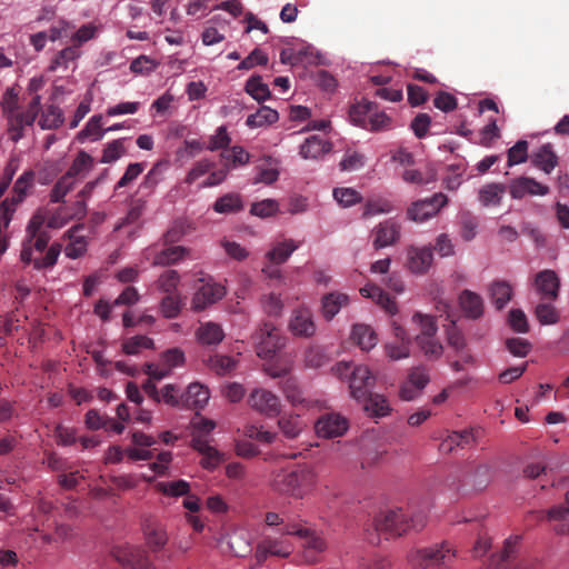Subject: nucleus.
<instances>
[{
  "instance_id": "1",
  "label": "nucleus",
  "mask_w": 569,
  "mask_h": 569,
  "mask_svg": "<svg viewBox=\"0 0 569 569\" xmlns=\"http://www.w3.org/2000/svg\"><path fill=\"white\" fill-rule=\"evenodd\" d=\"M44 223L43 214L37 212L31 217L26 228V237L20 252V260L24 264L32 263L36 270L52 268L61 252V244L58 242L48 247L51 234Z\"/></svg>"
},
{
  "instance_id": "2",
  "label": "nucleus",
  "mask_w": 569,
  "mask_h": 569,
  "mask_svg": "<svg viewBox=\"0 0 569 569\" xmlns=\"http://www.w3.org/2000/svg\"><path fill=\"white\" fill-rule=\"evenodd\" d=\"M426 523L427 512L423 509L410 513L403 512L400 508L387 510L375 517L372 526L377 535L369 538V540L371 543L378 545L380 533H383L386 539L396 538L410 531H420Z\"/></svg>"
},
{
  "instance_id": "3",
  "label": "nucleus",
  "mask_w": 569,
  "mask_h": 569,
  "mask_svg": "<svg viewBox=\"0 0 569 569\" xmlns=\"http://www.w3.org/2000/svg\"><path fill=\"white\" fill-rule=\"evenodd\" d=\"M18 98L14 94H8L2 103L3 112L7 113L8 136L13 142L24 138L23 131L32 127L36 117L40 111L41 98L36 94L32 97L24 112L17 111Z\"/></svg>"
},
{
  "instance_id": "4",
  "label": "nucleus",
  "mask_w": 569,
  "mask_h": 569,
  "mask_svg": "<svg viewBox=\"0 0 569 569\" xmlns=\"http://www.w3.org/2000/svg\"><path fill=\"white\" fill-rule=\"evenodd\" d=\"M456 557V549L449 542L443 541L431 547L409 550L407 561L417 569H450Z\"/></svg>"
},
{
  "instance_id": "5",
  "label": "nucleus",
  "mask_w": 569,
  "mask_h": 569,
  "mask_svg": "<svg viewBox=\"0 0 569 569\" xmlns=\"http://www.w3.org/2000/svg\"><path fill=\"white\" fill-rule=\"evenodd\" d=\"M317 475L307 466L279 472L273 479V488L293 498H303L316 485Z\"/></svg>"
},
{
  "instance_id": "6",
  "label": "nucleus",
  "mask_w": 569,
  "mask_h": 569,
  "mask_svg": "<svg viewBox=\"0 0 569 569\" xmlns=\"http://www.w3.org/2000/svg\"><path fill=\"white\" fill-rule=\"evenodd\" d=\"M211 151L220 147V158L222 168L211 171L208 178L202 182V187H213L220 184L227 177L228 170L237 166H242L249 161V152L241 144H208Z\"/></svg>"
},
{
  "instance_id": "7",
  "label": "nucleus",
  "mask_w": 569,
  "mask_h": 569,
  "mask_svg": "<svg viewBox=\"0 0 569 569\" xmlns=\"http://www.w3.org/2000/svg\"><path fill=\"white\" fill-rule=\"evenodd\" d=\"M283 535H292L300 538L302 558L308 563L317 562L320 555L326 550V541L313 530L302 527L298 523L286 525Z\"/></svg>"
},
{
  "instance_id": "8",
  "label": "nucleus",
  "mask_w": 569,
  "mask_h": 569,
  "mask_svg": "<svg viewBox=\"0 0 569 569\" xmlns=\"http://www.w3.org/2000/svg\"><path fill=\"white\" fill-rule=\"evenodd\" d=\"M350 121L370 131H380L388 127L390 119L386 113L376 111V104L370 101L359 102L350 107Z\"/></svg>"
},
{
  "instance_id": "9",
  "label": "nucleus",
  "mask_w": 569,
  "mask_h": 569,
  "mask_svg": "<svg viewBox=\"0 0 569 569\" xmlns=\"http://www.w3.org/2000/svg\"><path fill=\"white\" fill-rule=\"evenodd\" d=\"M257 356L261 359L273 357L284 346L280 330L271 322H263L254 336Z\"/></svg>"
},
{
  "instance_id": "10",
  "label": "nucleus",
  "mask_w": 569,
  "mask_h": 569,
  "mask_svg": "<svg viewBox=\"0 0 569 569\" xmlns=\"http://www.w3.org/2000/svg\"><path fill=\"white\" fill-rule=\"evenodd\" d=\"M448 202L446 194L439 192L431 198L417 200L407 209V218L415 222H425L435 217Z\"/></svg>"
},
{
  "instance_id": "11",
  "label": "nucleus",
  "mask_w": 569,
  "mask_h": 569,
  "mask_svg": "<svg viewBox=\"0 0 569 569\" xmlns=\"http://www.w3.org/2000/svg\"><path fill=\"white\" fill-rule=\"evenodd\" d=\"M34 173L32 171L23 172L13 186V196L11 199H4L0 204V218L4 221L6 226L9 224L17 204L21 203L28 190L32 187Z\"/></svg>"
},
{
  "instance_id": "12",
  "label": "nucleus",
  "mask_w": 569,
  "mask_h": 569,
  "mask_svg": "<svg viewBox=\"0 0 569 569\" xmlns=\"http://www.w3.org/2000/svg\"><path fill=\"white\" fill-rule=\"evenodd\" d=\"M114 559L126 569H154L147 551L137 546H120L113 549Z\"/></svg>"
},
{
  "instance_id": "13",
  "label": "nucleus",
  "mask_w": 569,
  "mask_h": 569,
  "mask_svg": "<svg viewBox=\"0 0 569 569\" xmlns=\"http://www.w3.org/2000/svg\"><path fill=\"white\" fill-rule=\"evenodd\" d=\"M247 401L251 409L269 418L278 416L281 411L279 397L263 388L253 389Z\"/></svg>"
},
{
  "instance_id": "14",
  "label": "nucleus",
  "mask_w": 569,
  "mask_h": 569,
  "mask_svg": "<svg viewBox=\"0 0 569 569\" xmlns=\"http://www.w3.org/2000/svg\"><path fill=\"white\" fill-rule=\"evenodd\" d=\"M375 382L376 378L367 366L360 365L353 367L349 378L351 397L357 401L367 399L375 387Z\"/></svg>"
},
{
  "instance_id": "15",
  "label": "nucleus",
  "mask_w": 569,
  "mask_h": 569,
  "mask_svg": "<svg viewBox=\"0 0 569 569\" xmlns=\"http://www.w3.org/2000/svg\"><path fill=\"white\" fill-rule=\"evenodd\" d=\"M349 428L348 420L335 412L321 415L315 423V430L318 437L337 438L343 436Z\"/></svg>"
},
{
  "instance_id": "16",
  "label": "nucleus",
  "mask_w": 569,
  "mask_h": 569,
  "mask_svg": "<svg viewBox=\"0 0 569 569\" xmlns=\"http://www.w3.org/2000/svg\"><path fill=\"white\" fill-rule=\"evenodd\" d=\"M372 246L379 250L396 244L401 237V224L395 219H386L372 230Z\"/></svg>"
},
{
  "instance_id": "17",
  "label": "nucleus",
  "mask_w": 569,
  "mask_h": 569,
  "mask_svg": "<svg viewBox=\"0 0 569 569\" xmlns=\"http://www.w3.org/2000/svg\"><path fill=\"white\" fill-rule=\"evenodd\" d=\"M293 551V546L286 539L266 537L257 546V565H262L269 556L287 558Z\"/></svg>"
},
{
  "instance_id": "18",
  "label": "nucleus",
  "mask_w": 569,
  "mask_h": 569,
  "mask_svg": "<svg viewBox=\"0 0 569 569\" xmlns=\"http://www.w3.org/2000/svg\"><path fill=\"white\" fill-rule=\"evenodd\" d=\"M226 296L223 286L216 282H204L194 292L191 300V308L194 311H201L209 306L218 302Z\"/></svg>"
},
{
  "instance_id": "19",
  "label": "nucleus",
  "mask_w": 569,
  "mask_h": 569,
  "mask_svg": "<svg viewBox=\"0 0 569 569\" xmlns=\"http://www.w3.org/2000/svg\"><path fill=\"white\" fill-rule=\"evenodd\" d=\"M533 287L541 300L553 301L559 296L560 279L556 271L545 269L536 274Z\"/></svg>"
},
{
  "instance_id": "20",
  "label": "nucleus",
  "mask_w": 569,
  "mask_h": 569,
  "mask_svg": "<svg viewBox=\"0 0 569 569\" xmlns=\"http://www.w3.org/2000/svg\"><path fill=\"white\" fill-rule=\"evenodd\" d=\"M549 191L548 186L529 177H519L509 183V193L513 199H522L526 196H546Z\"/></svg>"
},
{
  "instance_id": "21",
  "label": "nucleus",
  "mask_w": 569,
  "mask_h": 569,
  "mask_svg": "<svg viewBox=\"0 0 569 569\" xmlns=\"http://www.w3.org/2000/svg\"><path fill=\"white\" fill-rule=\"evenodd\" d=\"M289 330L293 336L312 337L316 332L312 312L308 308L296 309L289 320Z\"/></svg>"
},
{
  "instance_id": "22",
  "label": "nucleus",
  "mask_w": 569,
  "mask_h": 569,
  "mask_svg": "<svg viewBox=\"0 0 569 569\" xmlns=\"http://www.w3.org/2000/svg\"><path fill=\"white\" fill-rule=\"evenodd\" d=\"M209 398V390L202 385L193 382L188 386L183 393H181V407L200 410L208 403Z\"/></svg>"
},
{
  "instance_id": "23",
  "label": "nucleus",
  "mask_w": 569,
  "mask_h": 569,
  "mask_svg": "<svg viewBox=\"0 0 569 569\" xmlns=\"http://www.w3.org/2000/svg\"><path fill=\"white\" fill-rule=\"evenodd\" d=\"M408 268L413 273H425L431 267L433 254L429 247H409L407 251Z\"/></svg>"
},
{
  "instance_id": "24",
  "label": "nucleus",
  "mask_w": 569,
  "mask_h": 569,
  "mask_svg": "<svg viewBox=\"0 0 569 569\" xmlns=\"http://www.w3.org/2000/svg\"><path fill=\"white\" fill-rule=\"evenodd\" d=\"M122 123H117L112 126L106 127V121H103L102 114H96L90 118L87 122L84 129H82L79 133L80 137L89 138L92 141H98L103 137V133L110 131H120L123 130Z\"/></svg>"
},
{
  "instance_id": "25",
  "label": "nucleus",
  "mask_w": 569,
  "mask_h": 569,
  "mask_svg": "<svg viewBox=\"0 0 569 569\" xmlns=\"http://www.w3.org/2000/svg\"><path fill=\"white\" fill-rule=\"evenodd\" d=\"M146 543L152 552H158L168 542V533L164 527L158 522L148 521L143 525Z\"/></svg>"
},
{
  "instance_id": "26",
  "label": "nucleus",
  "mask_w": 569,
  "mask_h": 569,
  "mask_svg": "<svg viewBox=\"0 0 569 569\" xmlns=\"http://www.w3.org/2000/svg\"><path fill=\"white\" fill-rule=\"evenodd\" d=\"M280 176V161L270 156H266L261 159V163L257 166V176L253 179V183H274Z\"/></svg>"
},
{
  "instance_id": "27",
  "label": "nucleus",
  "mask_w": 569,
  "mask_h": 569,
  "mask_svg": "<svg viewBox=\"0 0 569 569\" xmlns=\"http://www.w3.org/2000/svg\"><path fill=\"white\" fill-rule=\"evenodd\" d=\"M459 305L469 319H479L483 315V300L480 295L465 289L459 296Z\"/></svg>"
},
{
  "instance_id": "28",
  "label": "nucleus",
  "mask_w": 569,
  "mask_h": 569,
  "mask_svg": "<svg viewBox=\"0 0 569 569\" xmlns=\"http://www.w3.org/2000/svg\"><path fill=\"white\" fill-rule=\"evenodd\" d=\"M166 247L157 251L153 256L152 266H171L183 260L189 250L182 246L164 244Z\"/></svg>"
},
{
  "instance_id": "29",
  "label": "nucleus",
  "mask_w": 569,
  "mask_h": 569,
  "mask_svg": "<svg viewBox=\"0 0 569 569\" xmlns=\"http://www.w3.org/2000/svg\"><path fill=\"white\" fill-rule=\"evenodd\" d=\"M214 212L220 214H234L244 209L242 196L238 192H228L217 198L212 204Z\"/></svg>"
},
{
  "instance_id": "30",
  "label": "nucleus",
  "mask_w": 569,
  "mask_h": 569,
  "mask_svg": "<svg viewBox=\"0 0 569 569\" xmlns=\"http://www.w3.org/2000/svg\"><path fill=\"white\" fill-rule=\"evenodd\" d=\"M196 336L198 341L203 346H218L224 338V331L220 325L208 321L200 323Z\"/></svg>"
},
{
  "instance_id": "31",
  "label": "nucleus",
  "mask_w": 569,
  "mask_h": 569,
  "mask_svg": "<svg viewBox=\"0 0 569 569\" xmlns=\"http://www.w3.org/2000/svg\"><path fill=\"white\" fill-rule=\"evenodd\" d=\"M513 296L512 287L505 280H496L489 286V297L498 310H502Z\"/></svg>"
},
{
  "instance_id": "32",
  "label": "nucleus",
  "mask_w": 569,
  "mask_h": 569,
  "mask_svg": "<svg viewBox=\"0 0 569 569\" xmlns=\"http://www.w3.org/2000/svg\"><path fill=\"white\" fill-rule=\"evenodd\" d=\"M298 248V242L292 239H284L280 242H277L271 248V250L267 252L266 257L272 264L278 266L286 262L292 252Z\"/></svg>"
},
{
  "instance_id": "33",
  "label": "nucleus",
  "mask_w": 569,
  "mask_h": 569,
  "mask_svg": "<svg viewBox=\"0 0 569 569\" xmlns=\"http://www.w3.org/2000/svg\"><path fill=\"white\" fill-rule=\"evenodd\" d=\"M506 186L502 183L485 184L478 192V199L485 207H497L501 203Z\"/></svg>"
},
{
  "instance_id": "34",
  "label": "nucleus",
  "mask_w": 569,
  "mask_h": 569,
  "mask_svg": "<svg viewBox=\"0 0 569 569\" xmlns=\"http://www.w3.org/2000/svg\"><path fill=\"white\" fill-rule=\"evenodd\" d=\"M475 441L473 435L471 431H453L449 433L439 445V449L441 452L449 453L453 451L455 448L460 447L465 448L471 445Z\"/></svg>"
},
{
  "instance_id": "35",
  "label": "nucleus",
  "mask_w": 569,
  "mask_h": 569,
  "mask_svg": "<svg viewBox=\"0 0 569 569\" xmlns=\"http://www.w3.org/2000/svg\"><path fill=\"white\" fill-rule=\"evenodd\" d=\"M348 301V296L345 293L330 292L325 295L321 300V309L326 320H331Z\"/></svg>"
},
{
  "instance_id": "36",
  "label": "nucleus",
  "mask_w": 569,
  "mask_h": 569,
  "mask_svg": "<svg viewBox=\"0 0 569 569\" xmlns=\"http://www.w3.org/2000/svg\"><path fill=\"white\" fill-rule=\"evenodd\" d=\"M437 168L435 164H427L423 171L418 169H406L402 173L403 181L415 184H428L437 180Z\"/></svg>"
},
{
  "instance_id": "37",
  "label": "nucleus",
  "mask_w": 569,
  "mask_h": 569,
  "mask_svg": "<svg viewBox=\"0 0 569 569\" xmlns=\"http://www.w3.org/2000/svg\"><path fill=\"white\" fill-rule=\"evenodd\" d=\"M351 339L362 350H370L378 342L377 335L367 325H355L351 331Z\"/></svg>"
},
{
  "instance_id": "38",
  "label": "nucleus",
  "mask_w": 569,
  "mask_h": 569,
  "mask_svg": "<svg viewBox=\"0 0 569 569\" xmlns=\"http://www.w3.org/2000/svg\"><path fill=\"white\" fill-rule=\"evenodd\" d=\"M360 401L365 402L363 409L370 417L380 418L390 413L391 408L388 400L379 393L370 392L367 399Z\"/></svg>"
},
{
  "instance_id": "39",
  "label": "nucleus",
  "mask_w": 569,
  "mask_h": 569,
  "mask_svg": "<svg viewBox=\"0 0 569 569\" xmlns=\"http://www.w3.org/2000/svg\"><path fill=\"white\" fill-rule=\"evenodd\" d=\"M80 229H82V224H76L67 231L70 242L64 248V253L70 259L80 258L87 251V241L84 237L76 236V232Z\"/></svg>"
},
{
  "instance_id": "40",
  "label": "nucleus",
  "mask_w": 569,
  "mask_h": 569,
  "mask_svg": "<svg viewBox=\"0 0 569 569\" xmlns=\"http://www.w3.org/2000/svg\"><path fill=\"white\" fill-rule=\"evenodd\" d=\"M278 427L286 438L295 439L305 429L306 423L299 415H283L278 420Z\"/></svg>"
},
{
  "instance_id": "41",
  "label": "nucleus",
  "mask_w": 569,
  "mask_h": 569,
  "mask_svg": "<svg viewBox=\"0 0 569 569\" xmlns=\"http://www.w3.org/2000/svg\"><path fill=\"white\" fill-rule=\"evenodd\" d=\"M551 144H543L541 149L532 156L531 161L535 167L546 173H550L558 164V157L550 149Z\"/></svg>"
},
{
  "instance_id": "42",
  "label": "nucleus",
  "mask_w": 569,
  "mask_h": 569,
  "mask_svg": "<svg viewBox=\"0 0 569 569\" xmlns=\"http://www.w3.org/2000/svg\"><path fill=\"white\" fill-rule=\"evenodd\" d=\"M547 519L558 521L553 527L557 535H569V508L562 505L555 506L547 511Z\"/></svg>"
},
{
  "instance_id": "43",
  "label": "nucleus",
  "mask_w": 569,
  "mask_h": 569,
  "mask_svg": "<svg viewBox=\"0 0 569 569\" xmlns=\"http://www.w3.org/2000/svg\"><path fill=\"white\" fill-rule=\"evenodd\" d=\"M154 489L168 497H184L190 491V483L179 479L174 481H160L154 485Z\"/></svg>"
},
{
  "instance_id": "44",
  "label": "nucleus",
  "mask_w": 569,
  "mask_h": 569,
  "mask_svg": "<svg viewBox=\"0 0 569 569\" xmlns=\"http://www.w3.org/2000/svg\"><path fill=\"white\" fill-rule=\"evenodd\" d=\"M207 365L217 375L224 376L236 369L237 361L229 356L213 355L209 357Z\"/></svg>"
},
{
  "instance_id": "45",
  "label": "nucleus",
  "mask_w": 569,
  "mask_h": 569,
  "mask_svg": "<svg viewBox=\"0 0 569 569\" xmlns=\"http://www.w3.org/2000/svg\"><path fill=\"white\" fill-rule=\"evenodd\" d=\"M154 342L151 338L142 335H138L126 339L122 342V351L126 355L134 356L138 355L142 349H153Z\"/></svg>"
},
{
  "instance_id": "46",
  "label": "nucleus",
  "mask_w": 569,
  "mask_h": 569,
  "mask_svg": "<svg viewBox=\"0 0 569 569\" xmlns=\"http://www.w3.org/2000/svg\"><path fill=\"white\" fill-rule=\"evenodd\" d=\"M244 90L257 101H263L271 97L269 87L262 82L260 76L250 77L246 82Z\"/></svg>"
},
{
  "instance_id": "47",
  "label": "nucleus",
  "mask_w": 569,
  "mask_h": 569,
  "mask_svg": "<svg viewBox=\"0 0 569 569\" xmlns=\"http://www.w3.org/2000/svg\"><path fill=\"white\" fill-rule=\"evenodd\" d=\"M278 112L269 107H261L256 113L248 116L247 126L250 128L271 124L278 120Z\"/></svg>"
},
{
  "instance_id": "48",
  "label": "nucleus",
  "mask_w": 569,
  "mask_h": 569,
  "mask_svg": "<svg viewBox=\"0 0 569 569\" xmlns=\"http://www.w3.org/2000/svg\"><path fill=\"white\" fill-rule=\"evenodd\" d=\"M520 537H510L506 539L503 550L499 556L491 557V566L493 569H505V563L508 562L513 555L516 553V548L519 542Z\"/></svg>"
},
{
  "instance_id": "49",
  "label": "nucleus",
  "mask_w": 569,
  "mask_h": 569,
  "mask_svg": "<svg viewBox=\"0 0 569 569\" xmlns=\"http://www.w3.org/2000/svg\"><path fill=\"white\" fill-rule=\"evenodd\" d=\"M182 308L180 293L166 295L160 302V310L164 318L174 319Z\"/></svg>"
},
{
  "instance_id": "50",
  "label": "nucleus",
  "mask_w": 569,
  "mask_h": 569,
  "mask_svg": "<svg viewBox=\"0 0 569 569\" xmlns=\"http://www.w3.org/2000/svg\"><path fill=\"white\" fill-rule=\"evenodd\" d=\"M535 315L541 325H556L560 319L556 307L547 300L537 305Z\"/></svg>"
},
{
  "instance_id": "51",
  "label": "nucleus",
  "mask_w": 569,
  "mask_h": 569,
  "mask_svg": "<svg viewBox=\"0 0 569 569\" xmlns=\"http://www.w3.org/2000/svg\"><path fill=\"white\" fill-rule=\"evenodd\" d=\"M74 187V179L66 173L53 186L50 192V201L58 203L62 202L68 192Z\"/></svg>"
},
{
  "instance_id": "52",
  "label": "nucleus",
  "mask_w": 569,
  "mask_h": 569,
  "mask_svg": "<svg viewBox=\"0 0 569 569\" xmlns=\"http://www.w3.org/2000/svg\"><path fill=\"white\" fill-rule=\"evenodd\" d=\"M180 282V274L176 270H167L157 280V288L166 295L179 293L177 291Z\"/></svg>"
},
{
  "instance_id": "53",
  "label": "nucleus",
  "mask_w": 569,
  "mask_h": 569,
  "mask_svg": "<svg viewBox=\"0 0 569 569\" xmlns=\"http://www.w3.org/2000/svg\"><path fill=\"white\" fill-rule=\"evenodd\" d=\"M279 203L274 199H264L253 202L250 208V213L259 218H270L278 213Z\"/></svg>"
},
{
  "instance_id": "54",
  "label": "nucleus",
  "mask_w": 569,
  "mask_h": 569,
  "mask_svg": "<svg viewBox=\"0 0 569 569\" xmlns=\"http://www.w3.org/2000/svg\"><path fill=\"white\" fill-rule=\"evenodd\" d=\"M412 321L417 323L420 328V333L417 337H426L431 338L435 337L438 327L436 325V320L431 316H425L422 313H415L412 317Z\"/></svg>"
},
{
  "instance_id": "55",
  "label": "nucleus",
  "mask_w": 569,
  "mask_h": 569,
  "mask_svg": "<svg viewBox=\"0 0 569 569\" xmlns=\"http://www.w3.org/2000/svg\"><path fill=\"white\" fill-rule=\"evenodd\" d=\"M339 166L342 171L358 170L365 166V156L351 148H348Z\"/></svg>"
},
{
  "instance_id": "56",
  "label": "nucleus",
  "mask_w": 569,
  "mask_h": 569,
  "mask_svg": "<svg viewBox=\"0 0 569 569\" xmlns=\"http://www.w3.org/2000/svg\"><path fill=\"white\" fill-rule=\"evenodd\" d=\"M333 198L346 208L357 204L362 200V196L352 188H336L333 190Z\"/></svg>"
},
{
  "instance_id": "57",
  "label": "nucleus",
  "mask_w": 569,
  "mask_h": 569,
  "mask_svg": "<svg viewBox=\"0 0 569 569\" xmlns=\"http://www.w3.org/2000/svg\"><path fill=\"white\" fill-rule=\"evenodd\" d=\"M63 121L62 112L58 107L50 106L41 114L39 124L42 129H53Z\"/></svg>"
},
{
  "instance_id": "58",
  "label": "nucleus",
  "mask_w": 569,
  "mask_h": 569,
  "mask_svg": "<svg viewBox=\"0 0 569 569\" xmlns=\"http://www.w3.org/2000/svg\"><path fill=\"white\" fill-rule=\"evenodd\" d=\"M393 210V207L389 200L378 199V200H369L365 204L362 217L370 218L381 213H390Z\"/></svg>"
},
{
  "instance_id": "59",
  "label": "nucleus",
  "mask_w": 569,
  "mask_h": 569,
  "mask_svg": "<svg viewBox=\"0 0 569 569\" xmlns=\"http://www.w3.org/2000/svg\"><path fill=\"white\" fill-rule=\"evenodd\" d=\"M71 211L69 207H59L57 208L51 216L46 220L47 228L50 229H60L66 226L68 222L73 220V217L70 214Z\"/></svg>"
},
{
  "instance_id": "60",
  "label": "nucleus",
  "mask_w": 569,
  "mask_h": 569,
  "mask_svg": "<svg viewBox=\"0 0 569 569\" xmlns=\"http://www.w3.org/2000/svg\"><path fill=\"white\" fill-rule=\"evenodd\" d=\"M281 389L287 400L293 406L303 402V397L296 379L287 378L286 380H283L281 382Z\"/></svg>"
},
{
  "instance_id": "61",
  "label": "nucleus",
  "mask_w": 569,
  "mask_h": 569,
  "mask_svg": "<svg viewBox=\"0 0 569 569\" xmlns=\"http://www.w3.org/2000/svg\"><path fill=\"white\" fill-rule=\"evenodd\" d=\"M416 341L428 358H439L442 355V345L435 337H416Z\"/></svg>"
},
{
  "instance_id": "62",
  "label": "nucleus",
  "mask_w": 569,
  "mask_h": 569,
  "mask_svg": "<svg viewBox=\"0 0 569 569\" xmlns=\"http://www.w3.org/2000/svg\"><path fill=\"white\" fill-rule=\"evenodd\" d=\"M429 371L423 366L412 368L408 375V379L406 380L407 383H410L411 386L418 388L421 391L429 383Z\"/></svg>"
},
{
  "instance_id": "63",
  "label": "nucleus",
  "mask_w": 569,
  "mask_h": 569,
  "mask_svg": "<svg viewBox=\"0 0 569 569\" xmlns=\"http://www.w3.org/2000/svg\"><path fill=\"white\" fill-rule=\"evenodd\" d=\"M332 144H300V156L306 160H318L331 151Z\"/></svg>"
},
{
  "instance_id": "64",
  "label": "nucleus",
  "mask_w": 569,
  "mask_h": 569,
  "mask_svg": "<svg viewBox=\"0 0 569 569\" xmlns=\"http://www.w3.org/2000/svg\"><path fill=\"white\" fill-rule=\"evenodd\" d=\"M261 306L263 311L268 316H280L283 309V302L280 296L276 293H269L261 298Z\"/></svg>"
}]
</instances>
